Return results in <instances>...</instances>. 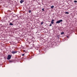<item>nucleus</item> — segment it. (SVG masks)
<instances>
[{
    "mask_svg": "<svg viewBox=\"0 0 77 77\" xmlns=\"http://www.w3.org/2000/svg\"><path fill=\"white\" fill-rule=\"evenodd\" d=\"M11 55H8V56L7 59L8 60H10V59H11Z\"/></svg>",
    "mask_w": 77,
    "mask_h": 77,
    "instance_id": "2",
    "label": "nucleus"
},
{
    "mask_svg": "<svg viewBox=\"0 0 77 77\" xmlns=\"http://www.w3.org/2000/svg\"><path fill=\"white\" fill-rule=\"evenodd\" d=\"M42 11H45V10H44V8H42Z\"/></svg>",
    "mask_w": 77,
    "mask_h": 77,
    "instance_id": "12",
    "label": "nucleus"
},
{
    "mask_svg": "<svg viewBox=\"0 0 77 77\" xmlns=\"http://www.w3.org/2000/svg\"><path fill=\"white\" fill-rule=\"evenodd\" d=\"M63 21V20H58V21H57L56 22V23L57 24H59V23H60V22H62Z\"/></svg>",
    "mask_w": 77,
    "mask_h": 77,
    "instance_id": "1",
    "label": "nucleus"
},
{
    "mask_svg": "<svg viewBox=\"0 0 77 77\" xmlns=\"http://www.w3.org/2000/svg\"><path fill=\"white\" fill-rule=\"evenodd\" d=\"M29 13H31V11H30V10L29 11Z\"/></svg>",
    "mask_w": 77,
    "mask_h": 77,
    "instance_id": "13",
    "label": "nucleus"
},
{
    "mask_svg": "<svg viewBox=\"0 0 77 77\" xmlns=\"http://www.w3.org/2000/svg\"><path fill=\"white\" fill-rule=\"evenodd\" d=\"M10 25H11V26H12L13 25V24L12 23H10Z\"/></svg>",
    "mask_w": 77,
    "mask_h": 77,
    "instance_id": "8",
    "label": "nucleus"
},
{
    "mask_svg": "<svg viewBox=\"0 0 77 77\" xmlns=\"http://www.w3.org/2000/svg\"><path fill=\"white\" fill-rule=\"evenodd\" d=\"M54 6H53V5H52V6H51V8H54Z\"/></svg>",
    "mask_w": 77,
    "mask_h": 77,
    "instance_id": "6",
    "label": "nucleus"
},
{
    "mask_svg": "<svg viewBox=\"0 0 77 77\" xmlns=\"http://www.w3.org/2000/svg\"><path fill=\"white\" fill-rule=\"evenodd\" d=\"M44 23V22H42L41 23V25L43 24V23Z\"/></svg>",
    "mask_w": 77,
    "mask_h": 77,
    "instance_id": "10",
    "label": "nucleus"
},
{
    "mask_svg": "<svg viewBox=\"0 0 77 77\" xmlns=\"http://www.w3.org/2000/svg\"><path fill=\"white\" fill-rule=\"evenodd\" d=\"M52 25V24H51H51H50V25H49V26H51Z\"/></svg>",
    "mask_w": 77,
    "mask_h": 77,
    "instance_id": "15",
    "label": "nucleus"
},
{
    "mask_svg": "<svg viewBox=\"0 0 77 77\" xmlns=\"http://www.w3.org/2000/svg\"><path fill=\"white\" fill-rule=\"evenodd\" d=\"M23 51H24V52H25V51H26V50H23Z\"/></svg>",
    "mask_w": 77,
    "mask_h": 77,
    "instance_id": "17",
    "label": "nucleus"
},
{
    "mask_svg": "<svg viewBox=\"0 0 77 77\" xmlns=\"http://www.w3.org/2000/svg\"><path fill=\"white\" fill-rule=\"evenodd\" d=\"M67 38H69V36H67Z\"/></svg>",
    "mask_w": 77,
    "mask_h": 77,
    "instance_id": "16",
    "label": "nucleus"
},
{
    "mask_svg": "<svg viewBox=\"0 0 77 77\" xmlns=\"http://www.w3.org/2000/svg\"><path fill=\"white\" fill-rule=\"evenodd\" d=\"M20 3L21 4L23 3V2H24V1L23 0H21L20 2Z\"/></svg>",
    "mask_w": 77,
    "mask_h": 77,
    "instance_id": "5",
    "label": "nucleus"
},
{
    "mask_svg": "<svg viewBox=\"0 0 77 77\" xmlns=\"http://www.w3.org/2000/svg\"><path fill=\"white\" fill-rule=\"evenodd\" d=\"M22 56H24V54H22Z\"/></svg>",
    "mask_w": 77,
    "mask_h": 77,
    "instance_id": "14",
    "label": "nucleus"
},
{
    "mask_svg": "<svg viewBox=\"0 0 77 77\" xmlns=\"http://www.w3.org/2000/svg\"><path fill=\"white\" fill-rule=\"evenodd\" d=\"M12 53V54H15V53H17V51H12L11 52Z\"/></svg>",
    "mask_w": 77,
    "mask_h": 77,
    "instance_id": "3",
    "label": "nucleus"
},
{
    "mask_svg": "<svg viewBox=\"0 0 77 77\" xmlns=\"http://www.w3.org/2000/svg\"><path fill=\"white\" fill-rule=\"evenodd\" d=\"M65 13L66 14H69V12H66Z\"/></svg>",
    "mask_w": 77,
    "mask_h": 77,
    "instance_id": "7",
    "label": "nucleus"
},
{
    "mask_svg": "<svg viewBox=\"0 0 77 77\" xmlns=\"http://www.w3.org/2000/svg\"><path fill=\"white\" fill-rule=\"evenodd\" d=\"M64 33V32H61V35H63V34Z\"/></svg>",
    "mask_w": 77,
    "mask_h": 77,
    "instance_id": "9",
    "label": "nucleus"
},
{
    "mask_svg": "<svg viewBox=\"0 0 77 77\" xmlns=\"http://www.w3.org/2000/svg\"><path fill=\"white\" fill-rule=\"evenodd\" d=\"M54 21V20H52V21H51V24H54V22H53V21Z\"/></svg>",
    "mask_w": 77,
    "mask_h": 77,
    "instance_id": "4",
    "label": "nucleus"
},
{
    "mask_svg": "<svg viewBox=\"0 0 77 77\" xmlns=\"http://www.w3.org/2000/svg\"><path fill=\"white\" fill-rule=\"evenodd\" d=\"M74 2L75 3H77V1H74Z\"/></svg>",
    "mask_w": 77,
    "mask_h": 77,
    "instance_id": "11",
    "label": "nucleus"
}]
</instances>
